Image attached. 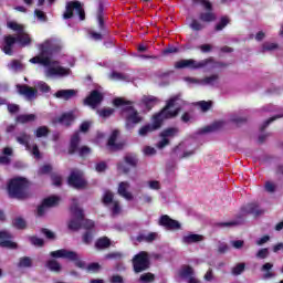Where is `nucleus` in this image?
Segmentation results:
<instances>
[{"mask_svg":"<svg viewBox=\"0 0 283 283\" xmlns=\"http://www.w3.org/2000/svg\"><path fill=\"white\" fill-rule=\"evenodd\" d=\"M177 101H180V95L172 96L166 103L165 107H163L160 109V112L153 115V123L142 126L138 129V135L142 136L143 138H145V136H147L148 134H153V132H158V129H160V127H163V123H165V120L176 118V116H178V114H180L181 108L177 107L175 111H169V109H171V107H176Z\"/></svg>","mask_w":283,"mask_h":283,"instance_id":"obj_1","label":"nucleus"},{"mask_svg":"<svg viewBox=\"0 0 283 283\" xmlns=\"http://www.w3.org/2000/svg\"><path fill=\"white\" fill-rule=\"evenodd\" d=\"M50 258H53V259L48 260L45 263V266L52 273H61L63 268L61 266V263L56 261L60 258L74 262L77 269H85V261H81V259L78 258V253H76L75 251H70L65 249L51 251Z\"/></svg>","mask_w":283,"mask_h":283,"instance_id":"obj_2","label":"nucleus"},{"mask_svg":"<svg viewBox=\"0 0 283 283\" xmlns=\"http://www.w3.org/2000/svg\"><path fill=\"white\" fill-rule=\"evenodd\" d=\"M114 107H122V114L125 115V127L126 129H134L136 125L143 120V116L136 107H134V102L125 99V97H116L113 99Z\"/></svg>","mask_w":283,"mask_h":283,"instance_id":"obj_3","label":"nucleus"},{"mask_svg":"<svg viewBox=\"0 0 283 283\" xmlns=\"http://www.w3.org/2000/svg\"><path fill=\"white\" fill-rule=\"evenodd\" d=\"M28 187H30V181L25 177H15L10 179L7 185L9 198L15 200H28V198H30Z\"/></svg>","mask_w":283,"mask_h":283,"instance_id":"obj_4","label":"nucleus"},{"mask_svg":"<svg viewBox=\"0 0 283 283\" xmlns=\"http://www.w3.org/2000/svg\"><path fill=\"white\" fill-rule=\"evenodd\" d=\"M70 211L73 216V219L69 221L67 227L70 231H80V229H83L84 213L83 209L78 207V200L73 199Z\"/></svg>","mask_w":283,"mask_h":283,"instance_id":"obj_5","label":"nucleus"},{"mask_svg":"<svg viewBox=\"0 0 283 283\" xmlns=\"http://www.w3.org/2000/svg\"><path fill=\"white\" fill-rule=\"evenodd\" d=\"M81 145V134L78 132H75L70 140V145H69V155L70 156H74V154H78L80 158H86V156H90V154H92V148H90L88 146H82L78 148V146Z\"/></svg>","mask_w":283,"mask_h":283,"instance_id":"obj_6","label":"nucleus"},{"mask_svg":"<svg viewBox=\"0 0 283 283\" xmlns=\"http://www.w3.org/2000/svg\"><path fill=\"white\" fill-rule=\"evenodd\" d=\"M209 63H213V59H206L200 62L189 59V60H180L175 63L176 70H200L202 67H207Z\"/></svg>","mask_w":283,"mask_h":283,"instance_id":"obj_7","label":"nucleus"},{"mask_svg":"<svg viewBox=\"0 0 283 283\" xmlns=\"http://www.w3.org/2000/svg\"><path fill=\"white\" fill-rule=\"evenodd\" d=\"M67 185L77 190L87 189V180H85L83 170L76 168L71 170L67 177Z\"/></svg>","mask_w":283,"mask_h":283,"instance_id":"obj_8","label":"nucleus"},{"mask_svg":"<svg viewBox=\"0 0 283 283\" xmlns=\"http://www.w3.org/2000/svg\"><path fill=\"white\" fill-rule=\"evenodd\" d=\"M149 254L146 251L137 253L133 258V269L136 273H143L150 266Z\"/></svg>","mask_w":283,"mask_h":283,"instance_id":"obj_9","label":"nucleus"},{"mask_svg":"<svg viewBox=\"0 0 283 283\" xmlns=\"http://www.w3.org/2000/svg\"><path fill=\"white\" fill-rule=\"evenodd\" d=\"M74 10L77 12L80 21H85V9H83V4L78 1H70L66 3L63 19H72V17H74Z\"/></svg>","mask_w":283,"mask_h":283,"instance_id":"obj_10","label":"nucleus"},{"mask_svg":"<svg viewBox=\"0 0 283 283\" xmlns=\"http://www.w3.org/2000/svg\"><path fill=\"white\" fill-rule=\"evenodd\" d=\"M180 134V129L178 127H168L165 128L160 134L161 140L158 142L157 147L158 149H165L167 145H169V138H176Z\"/></svg>","mask_w":283,"mask_h":283,"instance_id":"obj_11","label":"nucleus"},{"mask_svg":"<svg viewBox=\"0 0 283 283\" xmlns=\"http://www.w3.org/2000/svg\"><path fill=\"white\" fill-rule=\"evenodd\" d=\"M40 46H42V54H54L63 50V44L61 41L54 39L46 40Z\"/></svg>","mask_w":283,"mask_h":283,"instance_id":"obj_12","label":"nucleus"},{"mask_svg":"<svg viewBox=\"0 0 283 283\" xmlns=\"http://www.w3.org/2000/svg\"><path fill=\"white\" fill-rule=\"evenodd\" d=\"M104 98L105 96L101 91L93 90L90 95L85 97L84 105H88V107H93V109H95V107H98V105L103 103Z\"/></svg>","mask_w":283,"mask_h":283,"instance_id":"obj_13","label":"nucleus"},{"mask_svg":"<svg viewBox=\"0 0 283 283\" xmlns=\"http://www.w3.org/2000/svg\"><path fill=\"white\" fill-rule=\"evenodd\" d=\"M159 227H164L168 231H178L182 226L178 220L171 219L168 214H164L159 218Z\"/></svg>","mask_w":283,"mask_h":283,"instance_id":"obj_14","label":"nucleus"},{"mask_svg":"<svg viewBox=\"0 0 283 283\" xmlns=\"http://www.w3.org/2000/svg\"><path fill=\"white\" fill-rule=\"evenodd\" d=\"M119 134L120 132H118V129H115L112 132L111 136L108 137L107 147L111 151H122V149H125V143L123 142L116 143V140H118Z\"/></svg>","mask_w":283,"mask_h":283,"instance_id":"obj_15","label":"nucleus"},{"mask_svg":"<svg viewBox=\"0 0 283 283\" xmlns=\"http://www.w3.org/2000/svg\"><path fill=\"white\" fill-rule=\"evenodd\" d=\"M18 94L20 96H25L28 101H32V98H36V94H39V91L32 86H29L28 84H18Z\"/></svg>","mask_w":283,"mask_h":283,"instance_id":"obj_16","label":"nucleus"},{"mask_svg":"<svg viewBox=\"0 0 283 283\" xmlns=\"http://www.w3.org/2000/svg\"><path fill=\"white\" fill-rule=\"evenodd\" d=\"M241 211L242 213H245L248 216H254L255 218H258L259 216H263L264 213V209H260L258 202H251L248 203L247 206H243L241 208Z\"/></svg>","mask_w":283,"mask_h":283,"instance_id":"obj_17","label":"nucleus"},{"mask_svg":"<svg viewBox=\"0 0 283 283\" xmlns=\"http://www.w3.org/2000/svg\"><path fill=\"white\" fill-rule=\"evenodd\" d=\"M15 43H17V38L14 35L12 34L4 35L2 52H4L8 56H12L14 54V51L12 49L14 48Z\"/></svg>","mask_w":283,"mask_h":283,"instance_id":"obj_18","label":"nucleus"},{"mask_svg":"<svg viewBox=\"0 0 283 283\" xmlns=\"http://www.w3.org/2000/svg\"><path fill=\"white\" fill-rule=\"evenodd\" d=\"M12 234L8 231H0V247L2 249H17V243L12 242Z\"/></svg>","mask_w":283,"mask_h":283,"instance_id":"obj_19","label":"nucleus"},{"mask_svg":"<svg viewBox=\"0 0 283 283\" xmlns=\"http://www.w3.org/2000/svg\"><path fill=\"white\" fill-rule=\"evenodd\" d=\"M40 55L32 57L30 63L44 65V67L52 65V60H50V56H46L48 54H43V46H40Z\"/></svg>","mask_w":283,"mask_h":283,"instance_id":"obj_20","label":"nucleus"},{"mask_svg":"<svg viewBox=\"0 0 283 283\" xmlns=\"http://www.w3.org/2000/svg\"><path fill=\"white\" fill-rule=\"evenodd\" d=\"M127 189H129V181H120L117 189L118 196L125 198V200H134V195Z\"/></svg>","mask_w":283,"mask_h":283,"instance_id":"obj_21","label":"nucleus"},{"mask_svg":"<svg viewBox=\"0 0 283 283\" xmlns=\"http://www.w3.org/2000/svg\"><path fill=\"white\" fill-rule=\"evenodd\" d=\"M76 120V116H74L73 112L63 113L59 119L57 123H61V125H65V127H70L72 123Z\"/></svg>","mask_w":283,"mask_h":283,"instance_id":"obj_22","label":"nucleus"},{"mask_svg":"<svg viewBox=\"0 0 283 283\" xmlns=\"http://www.w3.org/2000/svg\"><path fill=\"white\" fill-rule=\"evenodd\" d=\"M124 163L125 165H128V167L136 169L138 167V155H136L135 153L126 154L124 156Z\"/></svg>","mask_w":283,"mask_h":283,"instance_id":"obj_23","label":"nucleus"},{"mask_svg":"<svg viewBox=\"0 0 283 283\" xmlns=\"http://www.w3.org/2000/svg\"><path fill=\"white\" fill-rule=\"evenodd\" d=\"M136 240L138 242H147L148 244H151V242H155V240H158V234L156 232H150L148 234L139 233L136 237Z\"/></svg>","mask_w":283,"mask_h":283,"instance_id":"obj_24","label":"nucleus"},{"mask_svg":"<svg viewBox=\"0 0 283 283\" xmlns=\"http://www.w3.org/2000/svg\"><path fill=\"white\" fill-rule=\"evenodd\" d=\"M143 105H145L146 109H154L156 107V104L158 103V99L154 95H144L142 98Z\"/></svg>","mask_w":283,"mask_h":283,"instance_id":"obj_25","label":"nucleus"},{"mask_svg":"<svg viewBox=\"0 0 283 283\" xmlns=\"http://www.w3.org/2000/svg\"><path fill=\"white\" fill-rule=\"evenodd\" d=\"M8 70H11L12 72H23L25 70V65L21 60L13 59L10 61V63L7 64Z\"/></svg>","mask_w":283,"mask_h":283,"instance_id":"obj_26","label":"nucleus"},{"mask_svg":"<svg viewBox=\"0 0 283 283\" xmlns=\"http://www.w3.org/2000/svg\"><path fill=\"white\" fill-rule=\"evenodd\" d=\"M3 156H0V165H10L12 163V158H10V156H12L13 150L10 147H4L2 150Z\"/></svg>","mask_w":283,"mask_h":283,"instance_id":"obj_27","label":"nucleus"},{"mask_svg":"<svg viewBox=\"0 0 283 283\" xmlns=\"http://www.w3.org/2000/svg\"><path fill=\"white\" fill-rule=\"evenodd\" d=\"M55 98H63L64 101H70L73 96H76V91L74 90H60L54 94Z\"/></svg>","mask_w":283,"mask_h":283,"instance_id":"obj_28","label":"nucleus"},{"mask_svg":"<svg viewBox=\"0 0 283 283\" xmlns=\"http://www.w3.org/2000/svg\"><path fill=\"white\" fill-rule=\"evenodd\" d=\"M205 237L201 234H188L182 238L184 244H196L198 242H202Z\"/></svg>","mask_w":283,"mask_h":283,"instance_id":"obj_29","label":"nucleus"},{"mask_svg":"<svg viewBox=\"0 0 283 283\" xmlns=\"http://www.w3.org/2000/svg\"><path fill=\"white\" fill-rule=\"evenodd\" d=\"M36 120V115L34 114H22L15 117V123L20 125H25V123H34Z\"/></svg>","mask_w":283,"mask_h":283,"instance_id":"obj_30","label":"nucleus"},{"mask_svg":"<svg viewBox=\"0 0 283 283\" xmlns=\"http://www.w3.org/2000/svg\"><path fill=\"white\" fill-rule=\"evenodd\" d=\"M67 74V69L63 66L49 67L46 71V76H65Z\"/></svg>","mask_w":283,"mask_h":283,"instance_id":"obj_31","label":"nucleus"},{"mask_svg":"<svg viewBox=\"0 0 283 283\" xmlns=\"http://www.w3.org/2000/svg\"><path fill=\"white\" fill-rule=\"evenodd\" d=\"M217 15L213 13V11H207V12H201L199 14V21H202V23H213L216 21Z\"/></svg>","mask_w":283,"mask_h":283,"instance_id":"obj_32","label":"nucleus"},{"mask_svg":"<svg viewBox=\"0 0 283 283\" xmlns=\"http://www.w3.org/2000/svg\"><path fill=\"white\" fill-rule=\"evenodd\" d=\"M109 247H112V240H109L107 237H102L95 242V249L98 250L109 249Z\"/></svg>","mask_w":283,"mask_h":283,"instance_id":"obj_33","label":"nucleus"},{"mask_svg":"<svg viewBox=\"0 0 283 283\" xmlns=\"http://www.w3.org/2000/svg\"><path fill=\"white\" fill-rule=\"evenodd\" d=\"M273 269V263H265L261 266V271L263 274V280H271V277L275 276V273L271 271Z\"/></svg>","mask_w":283,"mask_h":283,"instance_id":"obj_34","label":"nucleus"},{"mask_svg":"<svg viewBox=\"0 0 283 283\" xmlns=\"http://www.w3.org/2000/svg\"><path fill=\"white\" fill-rule=\"evenodd\" d=\"M42 202L44 203V207L50 209L52 207H59V202H61V198L56 196H51V197L44 198Z\"/></svg>","mask_w":283,"mask_h":283,"instance_id":"obj_35","label":"nucleus"},{"mask_svg":"<svg viewBox=\"0 0 283 283\" xmlns=\"http://www.w3.org/2000/svg\"><path fill=\"white\" fill-rule=\"evenodd\" d=\"M15 140L19 145H23L25 146V149L30 150V135H28V133H20V136H18Z\"/></svg>","mask_w":283,"mask_h":283,"instance_id":"obj_36","label":"nucleus"},{"mask_svg":"<svg viewBox=\"0 0 283 283\" xmlns=\"http://www.w3.org/2000/svg\"><path fill=\"white\" fill-rule=\"evenodd\" d=\"M229 23H231V19H229V17H221L219 23H217L214 27L216 32H222V30H224Z\"/></svg>","mask_w":283,"mask_h":283,"instance_id":"obj_37","label":"nucleus"},{"mask_svg":"<svg viewBox=\"0 0 283 283\" xmlns=\"http://www.w3.org/2000/svg\"><path fill=\"white\" fill-rule=\"evenodd\" d=\"M15 42L20 43L22 48H25V45H30L32 43V39H30V35L28 34H20L15 36Z\"/></svg>","mask_w":283,"mask_h":283,"instance_id":"obj_38","label":"nucleus"},{"mask_svg":"<svg viewBox=\"0 0 283 283\" xmlns=\"http://www.w3.org/2000/svg\"><path fill=\"white\" fill-rule=\"evenodd\" d=\"M19 269H30L32 268V259L30 256H22L18 263Z\"/></svg>","mask_w":283,"mask_h":283,"instance_id":"obj_39","label":"nucleus"},{"mask_svg":"<svg viewBox=\"0 0 283 283\" xmlns=\"http://www.w3.org/2000/svg\"><path fill=\"white\" fill-rule=\"evenodd\" d=\"M222 127V122H217L210 126H206L201 129V134H209L211 132H218Z\"/></svg>","mask_w":283,"mask_h":283,"instance_id":"obj_40","label":"nucleus"},{"mask_svg":"<svg viewBox=\"0 0 283 283\" xmlns=\"http://www.w3.org/2000/svg\"><path fill=\"white\" fill-rule=\"evenodd\" d=\"M12 224L15 229L23 230L27 229L28 223L25 222V219L18 217L12 221Z\"/></svg>","mask_w":283,"mask_h":283,"instance_id":"obj_41","label":"nucleus"},{"mask_svg":"<svg viewBox=\"0 0 283 283\" xmlns=\"http://www.w3.org/2000/svg\"><path fill=\"white\" fill-rule=\"evenodd\" d=\"M50 128L48 126H40L35 130V137L36 138H44L45 136H49Z\"/></svg>","mask_w":283,"mask_h":283,"instance_id":"obj_42","label":"nucleus"},{"mask_svg":"<svg viewBox=\"0 0 283 283\" xmlns=\"http://www.w3.org/2000/svg\"><path fill=\"white\" fill-rule=\"evenodd\" d=\"M155 280H156V275H154V273L151 272L144 273L139 277V282H143V283H151Z\"/></svg>","mask_w":283,"mask_h":283,"instance_id":"obj_43","label":"nucleus"},{"mask_svg":"<svg viewBox=\"0 0 283 283\" xmlns=\"http://www.w3.org/2000/svg\"><path fill=\"white\" fill-rule=\"evenodd\" d=\"M245 269H247L245 263H238L234 268H232V275H242Z\"/></svg>","mask_w":283,"mask_h":283,"instance_id":"obj_44","label":"nucleus"},{"mask_svg":"<svg viewBox=\"0 0 283 283\" xmlns=\"http://www.w3.org/2000/svg\"><path fill=\"white\" fill-rule=\"evenodd\" d=\"M192 3L203 6L209 12L213 11V4L209 0H192Z\"/></svg>","mask_w":283,"mask_h":283,"instance_id":"obj_45","label":"nucleus"},{"mask_svg":"<svg viewBox=\"0 0 283 283\" xmlns=\"http://www.w3.org/2000/svg\"><path fill=\"white\" fill-rule=\"evenodd\" d=\"M103 205H112V202L114 203V192L112 191H106L103 196Z\"/></svg>","mask_w":283,"mask_h":283,"instance_id":"obj_46","label":"nucleus"},{"mask_svg":"<svg viewBox=\"0 0 283 283\" xmlns=\"http://www.w3.org/2000/svg\"><path fill=\"white\" fill-rule=\"evenodd\" d=\"M190 28L191 30H193V32H200L201 30H205V25L200 23V21H198L197 19H193L191 21Z\"/></svg>","mask_w":283,"mask_h":283,"instance_id":"obj_47","label":"nucleus"},{"mask_svg":"<svg viewBox=\"0 0 283 283\" xmlns=\"http://www.w3.org/2000/svg\"><path fill=\"white\" fill-rule=\"evenodd\" d=\"M51 180L55 187H61V185H63V177L56 172L51 174Z\"/></svg>","mask_w":283,"mask_h":283,"instance_id":"obj_48","label":"nucleus"},{"mask_svg":"<svg viewBox=\"0 0 283 283\" xmlns=\"http://www.w3.org/2000/svg\"><path fill=\"white\" fill-rule=\"evenodd\" d=\"M191 275H193V268H191L190 265H186L181 269V277H191Z\"/></svg>","mask_w":283,"mask_h":283,"instance_id":"obj_49","label":"nucleus"},{"mask_svg":"<svg viewBox=\"0 0 283 283\" xmlns=\"http://www.w3.org/2000/svg\"><path fill=\"white\" fill-rule=\"evenodd\" d=\"M39 176H45L48 174H52V165L45 164L38 170Z\"/></svg>","mask_w":283,"mask_h":283,"instance_id":"obj_50","label":"nucleus"},{"mask_svg":"<svg viewBox=\"0 0 283 283\" xmlns=\"http://www.w3.org/2000/svg\"><path fill=\"white\" fill-rule=\"evenodd\" d=\"M82 240L84 244H92V240H94V234L92 233V230H86L82 237Z\"/></svg>","mask_w":283,"mask_h":283,"instance_id":"obj_51","label":"nucleus"},{"mask_svg":"<svg viewBox=\"0 0 283 283\" xmlns=\"http://www.w3.org/2000/svg\"><path fill=\"white\" fill-rule=\"evenodd\" d=\"M86 271L87 273H98V271H101V264L96 262L90 263L86 266Z\"/></svg>","mask_w":283,"mask_h":283,"instance_id":"obj_52","label":"nucleus"},{"mask_svg":"<svg viewBox=\"0 0 283 283\" xmlns=\"http://www.w3.org/2000/svg\"><path fill=\"white\" fill-rule=\"evenodd\" d=\"M277 48H280L277 43H271V42L263 43V52H273V50H277Z\"/></svg>","mask_w":283,"mask_h":283,"instance_id":"obj_53","label":"nucleus"},{"mask_svg":"<svg viewBox=\"0 0 283 283\" xmlns=\"http://www.w3.org/2000/svg\"><path fill=\"white\" fill-rule=\"evenodd\" d=\"M29 240L33 247H43L45 244V241L39 237H30Z\"/></svg>","mask_w":283,"mask_h":283,"instance_id":"obj_54","label":"nucleus"},{"mask_svg":"<svg viewBox=\"0 0 283 283\" xmlns=\"http://www.w3.org/2000/svg\"><path fill=\"white\" fill-rule=\"evenodd\" d=\"M112 114H114V108H103V109L98 111V115L102 118H109V116H112Z\"/></svg>","mask_w":283,"mask_h":283,"instance_id":"obj_55","label":"nucleus"},{"mask_svg":"<svg viewBox=\"0 0 283 283\" xmlns=\"http://www.w3.org/2000/svg\"><path fill=\"white\" fill-rule=\"evenodd\" d=\"M277 118H282V115H275L273 117H270L268 120L263 123V125L260 127V132H264L266 127H269L270 123H273L274 120H277Z\"/></svg>","mask_w":283,"mask_h":283,"instance_id":"obj_56","label":"nucleus"},{"mask_svg":"<svg viewBox=\"0 0 283 283\" xmlns=\"http://www.w3.org/2000/svg\"><path fill=\"white\" fill-rule=\"evenodd\" d=\"M8 28H10V30H13L14 32H23V25L14 21L8 22Z\"/></svg>","mask_w":283,"mask_h":283,"instance_id":"obj_57","label":"nucleus"},{"mask_svg":"<svg viewBox=\"0 0 283 283\" xmlns=\"http://www.w3.org/2000/svg\"><path fill=\"white\" fill-rule=\"evenodd\" d=\"M94 226H95L94 221H92L90 219H83V221H82V227L86 231H92V229H94Z\"/></svg>","mask_w":283,"mask_h":283,"instance_id":"obj_58","label":"nucleus"},{"mask_svg":"<svg viewBox=\"0 0 283 283\" xmlns=\"http://www.w3.org/2000/svg\"><path fill=\"white\" fill-rule=\"evenodd\" d=\"M219 76L218 74H213V75H210V76H206L202 82L206 84V85H213V83H216V81H218Z\"/></svg>","mask_w":283,"mask_h":283,"instance_id":"obj_59","label":"nucleus"},{"mask_svg":"<svg viewBox=\"0 0 283 283\" xmlns=\"http://www.w3.org/2000/svg\"><path fill=\"white\" fill-rule=\"evenodd\" d=\"M269 255V248H262L256 252V258L259 260H266V256Z\"/></svg>","mask_w":283,"mask_h":283,"instance_id":"obj_60","label":"nucleus"},{"mask_svg":"<svg viewBox=\"0 0 283 283\" xmlns=\"http://www.w3.org/2000/svg\"><path fill=\"white\" fill-rule=\"evenodd\" d=\"M38 88L40 92H42V94H48L52 90V87H50V85H48L45 82H40L38 84Z\"/></svg>","mask_w":283,"mask_h":283,"instance_id":"obj_61","label":"nucleus"},{"mask_svg":"<svg viewBox=\"0 0 283 283\" xmlns=\"http://www.w3.org/2000/svg\"><path fill=\"white\" fill-rule=\"evenodd\" d=\"M123 258V253L120 252H111L105 254V260H120Z\"/></svg>","mask_w":283,"mask_h":283,"instance_id":"obj_62","label":"nucleus"},{"mask_svg":"<svg viewBox=\"0 0 283 283\" xmlns=\"http://www.w3.org/2000/svg\"><path fill=\"white\" fill-rule=\"evenodd\" d=\"M97 21H98V25L102 34H108L107 29H105V20L103 15H97Z\"/></svg>","mask_w":283,"mask_h":283,"instance_id":"obj_63","label":"nucleus"},{"mask_svg":"<svg viewBox=\"0 0 283 283\" xmlns=\"http://www.w3.org/2000/svg\"><path fill=\"white\" fill-rule=\"evenodd\" d=\"M34 14H35L36 19H39V21H43V22L48 21V15H45V12H43L39 9H35Z\"/></svg>","mask_w":283,"mask_h":283,"instance_id":"obj_64","label":"nucleus"}]
</instances>
